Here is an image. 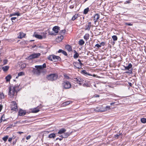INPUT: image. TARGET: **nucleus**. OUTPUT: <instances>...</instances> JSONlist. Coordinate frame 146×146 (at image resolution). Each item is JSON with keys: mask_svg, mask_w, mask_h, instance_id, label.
<instances>
[{"mask_svg": "<svg viewBox=\"0 0 146 146\" xmlns=\"http://www.w3.org/2000/svg\"><path fill=\"white\" fill-rule=\"evenodd\" d=\"M3 108V106L1 104L0 105V111H1Z\"/></svg>", "mask_w": 146, "mask_h": 146, "instance_id": "obj_48", "label": "nucleus"}, {"mask_svg": "<svg viewBox=\"0 0 146 146\" xmlns=\"http://www.w3.org/2000/svg\"><path fill=\"white\" fill-rule=\"evenodd\" d=\"M65 48L69 51H71L72 50L71 46L68 45L66 46Z\"/></svg>", "mask_w": 146, "mask_h": 146, "instance_id": "obj_18", "label": "nucleus"}, {"mask_svg": "<svg viewBox=\"0 0 146 146\" xmlns=\"http://www.w3.org/2000/svg\"><path fill=\"white\" fill-rule=\"evenodd\" d=\"M46 72V71L43 70V69H42L41 70V73H42L43 74H44Z\"/></svg>", "mask_w": 146, "mask_h": 146, "instance_id": "obj_37", "label": "nucleus"}, {"mask_svg": "<svg viewBox=\"0 0 146 146\" xmlns=\"http://www.w3.org/2000/svg\"><path fill=\"white\" fill-rule=\"evenodd\" d=\"M86 30H89L91 26L90 25H86Z\"/></svg>", "mask_w": 146, "mask_h": 146, "instance_id": "obj_35", "label": "nucleus"}, {"mask_svg": "<svg viewBox=\"0 0 146 146\" xmlns=\"http://www.w3.org/2000/svg\"><path fill=\"white\" fill-rule=\"evenodd\" d=\"M56 136L55 134L54 133H52L48 135V137L50 138H54Z\"/></svg>", "mask_w": 146, "mask_h": 146, "instance_id": "obj_27", "label": "nucleus"}, {"mask_svg": "<svg viewBox=\"0 0 146 146\" xmlns=\"http://www.w3.org/2000/svg\"><path fill=\"white\" fill-rule=\"evenodd\" d=\"M11 110L15 111L18 110L17 104L15 102L13 101L11 102Z\"/></svg>", "mask_w": 146, "mask_h": 146, "instance_id": "obj_5", "label": "nucleus"}, {"mask_svg": "<svg viewBox=\"0 0 146 146\" xmlns=\"http://www.w3.org/2000/svg\"><path fill=\"white\" fill-rule=\"evenodd\" d=\"M16 19V17H13L11 18V19L12 21V22H13V20H15Z\"/></svg>", "mask_w": 146, "mask_h": 146, "instance_id": "obj_46", "label": "nucleus"}, {"mask_svg": "<svg viewBox=\"0 0 146 146\" xmlns=\"http://www.w3.org/2000/svg\"><path fill=\"white\" fill-rule=\"evenodd\" d=\"M70 101H67L62 103L61 104V106H65L70 104Z\"/></svg>", "mask_w": 146, "mask_h": 146, "instance_id": "obj_20", "label": "nucleus"}, {"mask_svg": "<svg viewBox=\"0 0 146 146\" xmlns=\"http://www.w3.org/2000/svg\"><path fill=\"white\" fill-rule=\"evenodd\" d=\"M23 66L24 67H25L26 66V65L25 64H23V65L22 64V66H21L22 67H23Z\"/></svg>", "mask_w": 146, "mask_h": 146, "instance_id": "obj_58", "label": "nucleus"}, {"mask_svg": "<svg viewBox=\"0 0 146 146\" xmlns=\"http://www.w3.org/2000/svg\"><path fill=\"white\" fill-rule=\"evenodd\" d=\"M132 65L131 64L129 63V64L128 66H124L125 70H129L132 67Z\"/></svg>", "mask_w": 146, "mask_h": 146, "instance_id": "obj_19", "label": "nucleus"}, {"mask_svg": "<svg viewBox=\"0 0 146 146\" xmlns=\"http://www.w3.org/2000/svg\"><path fill=\"white\" fill-rule=\"evenodd\" d=\"M62 53L65 56H67V54L66 52V51H64V50H63Z\"/></svg>", "mask_w": 146, "mask_h": 146, "instance_id": "obj_41", "label": "nucleus"}, {"mask_svg": "<svg viewBox=\"0 0 146 146\" xmlns=\"http://www.w3.org/2000/svg\"><path fill=\"white\" fill-rule=\"evenodd\" d=\"M74 81L81 85L84 83V80L80 78H74Z\"/></svg>", "mask_w": 146, "mask_h": 146, "instance_id": "obj_7", "label": "nucleus"}, {"mask_svg": "<svg viewBox=\"0 0 146 146\" xmlns=\"http://www.w3.org/2000/svg\"><path fill=\"white\" fill-rule=\"evenodd\" d=\"M31 136L30 135H29L27 137H26V139L27 140H28L29 139H30L31 138Z\"/></svg>", "mask_w": 146, "mask_h": 146, "instance_id": "obj_47", "label": "nucleus"}, {"mask_svg": "<svg viewBox=\"0 0 146 146\" xmlns=\"http://www.w3.org/2000/svg\"><path fill=\"white\" fill-rule=\"evenodd\" d=\"M16 141H17V140L16 139L15 140V141H14L13 142V145H14L15 144L16 142Z\"/></svg>", "mask_w": 146, "mask_h": 146, "instance_id": "obj_55", "label": "nucleus"}, {"mask_svg": "<svg viewBox=\"0 0 146 146\" xmlns=\"http://www.w3.org/2000/svg\"><path fill=\"white\" fill-rule=\"evenodd\" d=\"M83 71L84 72V73H87V72H86V70H83Z\"/></svg>", "mask_w": 146, "mask_h": 146, "instance_id": "obj_62", "label": "nucleus"}, {"mask_svg": "<svg viewBox=\"0 0 146 146\" xmlns=\"http://www.w3.org/2000/svg\"><path fill=\"white\" fill-rule=\"evenodd\" d=\"M70 134L71 133L69 132H64L62 135L63 136V138H67L69 135H70Z\"/></svg>", "mask_w": 146, "mask_h": 146, "instance_id": "obj_16", "label": "nucleus"}, {"mask_svg": "<svg viewBox=\"0 0 146 146\" xmlns=\"http://www.w3.org/2000/svg\"><path fill=\"white\" fill-rule=\"evenodd\" d=\"M9 67L8 66H3L2 68V69L5 72L7 71L9 69Z\"/></svg>", "mask_w": 146, "mask_h": 146, "instance_id": "obj_21", "label": "nucleus"}, {"mask_svg": "<svg viewBox=\"0 0 146 146\" xmlns=\"http://www.w3.org/2000/svg\"><path fill=\"white\" fill-rule=\"evenodd\" d=\"M104 108H106V111L110 109V107L109 106H107L106 107H104Z\"/></svg>", "mask_w": 146, "mask_h": 146, "instance_id": "obj_40", "label": "nucleus"}, {"mask_svg": "<svg viewBox=\"0 0 146 146\" xmlns=\"http://www.w3.org/2000/svg\"><path fill=\"white\" fill-rule=\"evenodd\" d=\"M12 140V138L11 137H10L8 141L9 142H11V141Z\"/></svg>", "mask_w": 146, "mask_h": 146, "instance_id": "obj_51", "label": "nucleus"}, {"mask_svg": "<svg viewBox=\"0 0 146 146\" xmlns=\"http://www.w3.org/2000/svg\"><path fill=\"white\" fill-rule=\"evenodd\" d=\"M141 122L143 123H146V118H143L141 119Z\"/></svg>", "mask_w": 146, "mask_h": 146, "instance_id": "obj_32", "label": "nucleus"}, {"mask_svg": "<svg viewBox=\"0 0 146 146\" xmlns=\"http://www.w3.org/2000/svg\"><path fill=\"white\" fill-rule=\"evenodd\" d=\"M64 76L65 78L67 79H68L69 78V76L66 74H64Z\"/></svg>", "mask_w": 146, "mask_h": 146, "instance_id": "obj_43", "label": "nucleus"}, {"mask_svg": "<svg viewBox=\"0 0 146 146\" xmlns=\"http://www.w3.org/2000/svg\"><path fill=\"white\" fill-rule=\"evenodd\" d=\"M11 77L10 75H9L5 77V79L7 82H9L10 81V79L11 78Z\"/></svg>", "mask_w": 146, "mask_h": 146, "instance_id": "obj_23", "label": "nucleus"}, {"mask_svg": "<svg viewBox=\"0 0 146 146\" xmlns=\"http://www.w3.org/2000/svg\"><path fill=\"white\" fill-rule=\"evenodd\" d=\"M119 136V135L116 134V135H115V138H117Z\"/></svg>", "mask_w": 146, "mask_h": 146, "instance_id": "obj_54", "label": "nucleus"}, {"mask_svg": "<svg viewBox=\"0 0 146 146\" xmlns=\"http://www.w3.org/2000/svg\"><path fill=\"white\" fill-rule=\"evenodd\" d=\"M90 37V35L89 34H86L84 36V39L86 40H88Z\"/></svg>", "mask_w": 146, "mask_h": 146, "instance_id": "obj_26", "label": "nucleus"}, {"mask_svg": "<svg viewBox=\"0 0 146 146\" xmlns=\"http://www.w3.org/2000/svg\"><path fill=\"white\" fill-rule=\"evenodd\" d=\"M65 32H66V30L65 29H64V30L61 31H60V33L61 34H64L65 33Z\"/></svg>", "mask_w": 146, "mask_h": 146, "instance_id": "obj_38", "label": "nucleus"}, {"mask_svg": "<svg viewBox=\"0 0 146 146\" xmlns=\"http://www.w3.org/2000/svg\"><path fill=\"white\" fill-rule=\"evenodd\" d=\"M74 52H75V53L74 55V58H76L78 57L79 56V54L78 52H76L75 50H74Z\"/></svg>", "mask_w": 146, "mask_h": 146, "instance_id": "obj_28", "label": "nucleus"}, {"mask_svg": "<svg viewBox=\"0 0 146 146\" xmlns=\"http://www.w3.org/2000/svg\"><path fill=\"white\" fill-rule=\"evenodd\" d=\"M7 62V60H4L3 61V63L4 64H6Z\"/></svg>", "mask_w": 146, "mask_h": 146, "instance_id": "obj_44", "label": "nucleus"}, {"mask_svg": "<svg viewBox=\"0 0 146 146\" xmlns=\"http://www.w3.org/2000/svg\"><path fill=\"white\" fill-rule=\"evenodd\" d=\"M9 88V91L8 94L9 97L11 98H13L14 97L15 93H16L15 87H10Z\"/></svg>", "mask_w": 146, "mask_h": 146, "instance_id": "obj_2", "label": "nucleus"}, {"mask_svg": "<svg viewBox=\"0 0 146 146\" xmlns=\"http://www.w3.org/2000/svg\"><path fill=\"white\" fill-rule=\"evenodd\" d=\"M52 57L53 60H55V61H56L57 60H60L61 59L58 56H56L52 55Z\"/></svg>", "mask_w": 146, "mask_h": 146, "instance_id": "obj_12", "label": "nucleus"}, {"mask_svg": "<svg viewBox=\"0 0 146 146\" xmlns=\"http://www.w3.org/2000/svg\"><path fill=\"white\" fill-rule=\"evenodd\" d=\"M62 138H62H62H60L59 139L61 141V140L62 139Z\"/></svg>", "mask_w": 146, "mask_h": 146, "instance_id": "obj_64", "label": "nucleus"}, {"mask_svg": "<svg viewBox=\"0 0 146 146\" xmlns=\"http://www.w3.org/2000/svg\"><path fill=\"white\" fill-rule=\"evenodd\" d=\"M17 15L18 16H19L20 15V14L19 13L17 12V13H14L11 14L10 16H15V15Z\"/></svg>", "mask_w": 146, "mask_h": 146, "instance_id": "obj_29", "label": "nucleus"}, {"mask_svg": "<svg viewBox=\"0 0 146 146\" xmlns=\"http://www.w3.org/2000/svg\"><path fill=\"white\" fill-rule=\"evenodd\" d=\"M66 131V130L65 129L62 128L59 130L58 132V133L59 134H63Z\"/></svg>", "mask_w": 146, "mask_h": 146, "instance_id": "obj_17", "label": "nucleus"}, {"mask_svg": "<svg viewBox=\"0 0 146 146\" xmlns=\"http://www.w3.org/2000/svg\"><path fill=\"white\" fill-rule=\"evenodd\" d=\"M17 133H19V134H21V133H24L23 132H22L18 131V132H17Z\"/></svg>", "mask_w": 146, "mask_h": 146, "instance_id": "obj_53", "label": "nucleus"}, {"mask_svg": "<svg viewBox=\"0 0 146 146\" xmlns=\"http://www.w3.org/2000/svg\"><path fill=\"white\" fill-rule=\"evenodd\" d=\"M125 24L126 25H127L129 26H132L133 25V24H131V23H125Z\"/></svg>", "mask_w": 146, "mask_h": 146, "instance_id": "obj_45", "label": "nucleus"}, {"mask_svg": "<svg viewBox=\"0 0 146 146\" xmlns=\"http://www.w3.org/2000/svg\"><path fill=\"white\" fill-rule=\"evenodd\" d=\"M63 87L66 89H68L70 88L71 87L70 83L67 81H64L62 84Z\"/></svg>", "mask_w": 146, "mask_h": 146, "instance_id": "obj_4", "label": "nucleus"}, {"mask_svg": "<svg viewBox=\"0 0 146 146\" xmlns=\"http://www.w3.org/2000/svg\"><path fill=\"white\" fill-rule=\"evenodd\" d=\"M94 110L96 112H104L106 111V108H104V107L102 106L101 107H96L95 109H94Z\"/></svg>", "mask_w": 146, "mask_h": 146, "instance_id": "obj_6", "label": "nucleus"}, {"mask_svg": "<svg viewBox=\"0 0 146 146\" xmlns=\"http://www.w3.org/2000/svg\"><path fill=\"white\" fill-rule=\"evenodd\" d=\"M95 46L97 47L98 48H100L101 47V45H100L98 44H96L95 45Z\"/></svg>", "mask_w": 146, "mask_h": 146, "instance_id": "obj_42", "label": "nucleus"}, {"mask_svg": "<svg viewBox=\"0 0 146 146\" xmlns=\"http://www.w3.org/2000/svg\"><path fill=\"white\" fill-rule=\"evenodd\" d=\"M89 11V8H88L85 9L84 10V13L85 14H87Z\"/></svg>", "mask_w": 146, "mask_h": 146, "instance_id": "obj_31", "label": "nucleus"}, {"mask_svg": "<svg viewBox=\"0 0 146 146\" xmlns=\"http://www.w3.org/2000/svg\"><path fill=\"white\" fill-rule=\"evenodd\" d=\"M100 17V16L98 14H96L94 16V20L95 25H96V23L98 22V20L99 19Z\"/></svg>", "mask_w": 146, "mask_h": 146, "instance_id": "obj_10", "label": "nucleus"}, {"mask_svg": "<svg viewBox=\"0 0 146 146\" xmlns=\"http://www.w3.org/2000/svg\"><path fill=\"white\" fill-rule=\"evenodd\" d=\"M34 36L36 38L39 39H42L43 38V37L42 36L38 34L35 35Z\"/></svg>", "mask_w": 146, "mask_h": 146, "instance_id": "obj_24", "label": "nucleus"}, {"mask_svg": "<svg viewBox=\"0 0 146 146\" xmlns=\"http://www.w3.org/2000/svg\"><path fill=\"white\" fill-rule=\"evenodd\" d=\"M25 35V34L23 32H20L19 33V35L17 36V38H23L24 37Z\"/></svg>", "mask_w": 146, "mask_h": 146, "instance_id": "obj_13", "label": "nucleus"}, {"mask_svg": "<svg viewBox=\"0 0 146 146\" xmlns=\"http://www.w3.org/2000/svg\"><path fill=\"white\" fill-rule=\"evenodd\" d=\"M16 137V136L15 135H13L11 137L12 139H14Z\"/></svg>", "mask_w": 146, "mask_h": 146, "instance_id": "obj_52", "label": "nucleus"}, {"mask_svg": "<svg viewBox=\"0 0 146 146\" xmlns=\"http://www.w3.org/2000/svg\"><path fill=\"white\" fill-rule=\"evenodd\" d=\"M0 97L1 98H4V96L3 93H1L0 94Z\"/></svg>", "mask_w": 146, "mask_h": 146, "instance_id": "obj_39", "label": "nucleus"}, {"mask_svg": "<svg viewBox=\"0 0 146 146\" xmlns=\"http://www.w3.org/2000/svg\"><path fill=\"white\" fill-rule=\"evenodd\" d=\"M58 76L55 74H51L46 76V78L48 80L52 81L56 80Z\"/></svg>", "mask_w": 146, "mask_h": 146, "instance_id": "obj_3", "label": "nucleus"}, {"mask_svg": "<svg viewBox=\"0 0 146 146\" xmlns=\"http://www.w3.org/2000/svg\"><path fill=\"white\" fill-rule=\"evenodd\" d=\"M63 50H62V49H60L58 51V53H62V52L63 51Z\"/></svg>", "mask_w": 146, "mask_h": 146, "instance_id": "obj_50", "label": "nucleus"}, {"mask_svg": "<svg viewBox=\"0 0 146 146\" xmlns=\"http://www.w3.org/2000/svg\"><path fill=\"white\" fill-rule=\"evenodd\" d=\"M78 61L79 62H78L79 63H81V60H80V59H78Z\"/></svg>", "mask_w": 146, "mask_h": 146, "instance_id": "obj_59", "label": "nucleus"}, {"mask_svg": "<svg viewBox=\"0 0 146 146\" xmlns=\"http://www.w3.org/2000/svg\"><path fill=\"white\" fill-rule=\"evenodd\" d=\"M84 42L83 39H80L78 42V44L82 46L84 44Z\"/></svg>", "mask_w": 146, "mask_h": 146, "instance_id": "obj_22", "label": "nucleus"}, {"mask_svg": "<svg viewBox=\"0 0 146 146\" xmlns=\"http://www.w3.org/2000/svg\"><path fill=\"white\" fill-rule=\"evenodd\" d=\"M128 84H129V85L130 86H132V84L131 83L129 82L128 83Z\"/></svg>", "mask_w": 146, "mask_h": 146, "instance_id": "obj_56", "label": "nucleus"}, {"mask_svg": "<svg viewBox=\"0 0 146 146\" xmlns=\"http://www.w3.org/2000/svg\"><path fill=\"white\" fill-rule=\"evenodd\" d=\"M36 46V45H35L34 46H32V48H34L35 46Z\"/></svg>", "mask_w": 146, "mask_h": 146, "instance_id": "obj_63", "label": "nucleus"}, {"mask_svg": "<svg viewBox=\"0 0 146 146\" xmlns=\"http://www.w3.org/2000/svg\"><path fill=\"white\" fill-rule=\"evenodd\" d=\"M60 39L61 40H62L63 38V36H61L60 37Z\"/></svg>", "mask_w": 146, "mask_h": 146, "instance_id": "obj_57", "label": "nucleus"}, {"mask_svg": "<svg viewBox=\"0 0 146 146\" xmlns=\"http://www.w3.org/2000/svg\"><path fill=\"white\" fill-rule=\"evenodd\" d=\"M61 134V135H59V136L60 137H61L62 138H63V136H62L63 135V134Z\"/></svg>", "mask_w": 146, "mask_h": 146, "instance_id": "obj_60", "label": "nucleus"}, {"mask_svg": "<svg viewBox=\"0 0 146 146\" xmlns=\"http://www.w3.org/2000/svg\"><path fill=\"white\" fill-rule=\"evenodd\" d=\"M52 55H51L50 56H49L48 57V59L50 60H51V61H53V58H52Z\"/></svg>", "mask_w": 146, "mask_h": 146, "instance_id": "obj_36", "label": "nucleus"}, {"mask_svg": "<svg viewBox=\"0 0 146 146\" xmlns=\"http://www.w3.org/2000/svg\"><path fill=\"white\" fill-rule=\"evenodd\" d=\"M40 108L39 106H38L37 108H35L32 110V112L33 113H36L38 112L39 111Z\"/></svg>", "mask_w": 146, "mask_h": 146, "instance_id": "obj_15", "label": "nucleus"}, {"mask_svg": "<svg viewBox=\"0 0 146 146\" xmlns=\"http://www.w3.org/2000/svg\"><path fill=\"white\" fill-rule=\"evenodd\" d=\"M40 55V53H34L31 55H30L28 57L29 59H31L33 58H38Z\"/></svg>", "mask_w": 146, "mask_h": 146, "instance_id": "obj_8", "label": "nucleus"}, {"mask_svg": "<svg viewBox=\"0 0 146 146\" xmlns=\"http://www.w3.org/2000/svg\"><path fill=\"white\" fill-rule=\"evenodd\" d=\"M8 136H7V135L4 137L3 138V140L4 141H6L7 139H8Z\"/></svg>", "mask_w": 146, "mask_h": 146, "instance_id": "obj_34", "label": "nucleus"}, {"mask_svg": "<svg viewBox=\"0 0 146 146\" xmlns=\"http://www.w3.org/2000/svg\"><path fill=\"white\" fill-rule=\"evenodd\" d=\"M60 27L58 26H55L52 29L56 33H58Z\"/></svg>", "mask_w": 146, "mask_h": 146, "instance_id": "obj_14", "label": "nucleus"}, {"mask_svg": "<svg viewBox=\"0 0 146 146\" xmlns=\"http://www.w3.org/2000/svg\"><path fill=\"white\" fill-rule=\"evenodd\" d=\"M73 64L75 67L78 68H81L82 65H83L82 63H79L78 62H74Z\"/></svg>", "mask_w": 146, "mask_h": 146, "instance_id": "obj_9", "label": "nucleus"}, {"mask_svg": "<svg viewBox=\"0 0 146 146\" xmlns=\"http://www.w3.org/2000/svg\"><path fill=\"white\" fill-rule=\"evenodd\" d=\"M74 6L73 5H71L70 6V8L71 9H73L74 8Z\"/></svg>", "mask_w": 146, "mask_h": 146, "instance_id": "obj_49", "label": "nucleus"}, {"mask_svg": "<svg viewBox=\"0 0 146 146\" xmlns=\"http://www.w3.org/2000/svg\"><path fill=\"white\" fill-rule=\"evenodd\" d=\"M88 23V25H90V26L91 27V22H89V23Z\"/></svg>", "mask_w": 146, "mask_h": 146, "instance_id": "obj_61", "label": "nucleus"}, {"mask_svg": "<svg viewBox=\"0 0 146 146\" xmlns=\"http://www.w3.org/2000/svg\"><path fill=\"white\" fill-rule=\"evenodd\" d=\"M25 74L23 72H21L18 73V76L16 77V78H17L19 76H21L23 75H24Z\"/></svg>", "mask_w": 146, "mask_h": 146, "instance_id": "obj_30", "label": "nucleus"}, {"mask_svg": "<svg viewBox=\"0 0 146 146\" xmlns=\"http://www.w3.org/2000/svg\"><path fill=\"white\" fill-rule=\"evenodd\" d=\"M78 14H75L72 17V21H74L77 18H78Z\"/></svg>", "mask_w": 146, "mask_h": 146, "instance_id": "obj_25", "label": "nucleus"}, {"mask_svg": "<svg viewBox=\"0 0 146 146\" xmlns=\"http://www.w3.org/2000/svg\"><path fill=\"white\" fill-rule=\"evenodd\" d=\"M19 115L20 116L24 115L26 114V112L25 111L22 110H20L19 112Z\"/></svg>", "mask_w": 146, "mask_h": 146, "instance_id": "obj_11", "label": "nucleus"}, {"mask_svg": "<svg viewBox=\"0 0 146 146\" xmlns=\"http://www.w3.org/2000/svg\"><path fill=\"white\" fill-rule=\"evenodd\" d=\"M112 38L114 41H116L117 39V37L116 35H113L112 36Z\"/></svg>", "mask_w": 146, "mask_h": 146, "instance_id": "obj_33", "label": "nucleus"}, {"mask_svg": "<svg viewBox=\"0 0 146 146\" xmlns=\"http://www.w3.org/2000/svg\"><path fill=\"white\" fill-rule=\"evenodd\" d=\"M46 67L45 63L43 64L42 65H36L35 66L36 68H33L32 72L34 74L39 75L41 73L42 69L45 68Z\"/></svg>", "mask_w": 146, "mask_h": 146, "instance_id": "obj_1", "label": "nucleus"}]
</instances>
